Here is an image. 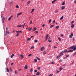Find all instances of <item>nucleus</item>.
<instances>
[{"label":"nucleus","mask_w":76,"mask_h":76,"mask_svg":"<svg viewBox=\"0 0 76 76\" xmlns=\"http://www.w3.org/2000/svg\"><path fill=\"white\" fill-rule=\"evenodd\" d=\"M63 53H64L63 51L61 52V53H60V55L57 56V57H56V58H58V57H60L61 56H62V55H63Z\"/></svg>","instance_id":"obj_1"},{"label":"nucleus","mask_w":76,"mask_h":76,"mask_svg":"<svg viewBox=\"0 0 76 76\" xmlns=\"http://www.w3.org/2000/svg\"><path fill=\"white\" fill-rule=\"evenodd\" d=\"M73 36V33H72L71 34V35H69V38H72Z\"/></svg>","instance_id":"obj_2"},{"label":"nucleus","mask_w":76,"mask_h":76,"mask_svg":"<svg viewBox=\"0 0 76 76\" xmlns=\"http://www.w3.org/2000/svg\"><path fill=\"white\" fill-rule=\"evenodd\" d=\"M75 48V46H71V47H70L69 48V50H71V49H73Z\"/></svg>","instance_id":"obj_3"},{"label":"nucleus","mask_w":76,"mask_h":76,"mask_svg":"<svg viewBox=\"0 0 76 76\" xmlns=\"http://www.w3.org/2000/svg\"><path fill=\"white\" fill-rule=\"evenodd\" d=\"M44 49H45L44 47H42L40 49V50H41V51H43V50H44Z\"/></svg>","instance_id":"obj_4"},{"label":"nucleus","mask_w":76,"mask_h":76,"mask_svg":"<svg viewBox=\"0 0 76 76\" xmlns=\"http://www.w3.org/2000/svg\"><path fill=\"white\" fill-rule=\"evenodd\" d=\"M48 41L49 42H51L52 41L51 40H50V37H49L48 38Z\"/></svg>","instance_id":"obj_5"},{"label":"nucleus","mask_w":76,"mask_h":76,"mask_svg":"<svg viewBox=\"0 0 76 76\" xmlns=\"http://www.w3.org/2000/svg\"><path fill=\"white\" fill-rule=\"evenodd\" d=\"M20 57H21V59H23L24 58V56H23V55L20 54Z\"/></svg>","instance_id":"obj_6"},{"label":"nucleus","mask_w":76,"mask_h":76,"mask_svg":"<svg viewBox=\"0 0 76 76\" xmlns=\"http://www.w3.org/2000/svg\"><path fill=\"white\" fill-rule=\"evenodd\" d=\"M12 17H13V15H12L10 18H9L8 20L9 21V20H10L12 18Z\"/></svg>","instance_id":"obj_7"},{"label":"nucleus","mask_w":76,"mask_h":76,"mask_svg":"<svg viewBox=\"0 0 76 76\" xmlns=\"http://www.w3.org/2000/svg\"><path fill=\"white\" fill-rule=\"evenodd\" d=\"M22 12H20V13H19L17 15V17H18L19 16V15H20L21 14H22Z\"/></svg>","instance_id":"obj_8"},{"label":"nucleus","mask_w":76,"mask_h":76,"mask_svg":"<svg viewBox=\"0 0 76 76\" xmlns=\"http://www.w3.org/2000/svg\"><path fill=\"white\" fill-rule=\"evenodd\" d=\"M66 7L65 6H63L61 7V8L62 9V10H63V9H64Z\"/></svg>","instance_id":"obj_9"},{"label":"nucleus","mask_w":76,"mask_h":76,"mask_svg":"<svg viewBox=\"0 0 76 76\" xmlns=\"http://www.w3.org/2000/svg\"><path fill=\"white\" fill-rule=\"evenodd\" d=\"M16 32L17 33H22V31H17Z\"/></svg>","instance_id":"obj_10"},{"label":"nucleus","mask_w":76,"mask_h":76,"mask_svg":"<svg viewBox=\"0 0 76 76\" xmlns=\"http://www.w3.org/2000/svg\"><path fill=\"white\" fill-rule=\"evenodd\" d=\"M34 61L33 62V63H36V62H37V59L35 58L34 59Z\"/></svg>","instance_id":"obj_11"},{"label":"nucleus","mask_w":76,"mask_h":76,"mask_svg":"<svg viewBox=\"0 0 76 76\" xmlns=\"http://www.w3.org/2000/svg\"><path fill=\"white\" fill-rule=\"evenodd\" d=\"M24 68L25 69H27L28 68V66H27V65H26L25 67H24Z\"/></svg>","instance_id":"obj_12"},{"label":"nucleus","mask_w":76,"mask_h":76,"mask_svg":"<svg viewBox=\"0 0 76 76\" xmlns=\"http://www.w3.org/2000/svg\"><path fill=\"white\" fill-rule=\"evenodd\" d=\"M36 75L37 76H39V72H37L36 74Z\"/></svg>","instance_id":"obj_13"},{"label":"nucleus","mask_w":76,"mask_h":76,"mask_svg":"<svg viewBox=\"0 0 76 76\" xmlns=\"http://www.w3.org/2000/svg\"><path fill=\"white\" fill-rule=\"evenodd\" d=\"M64 53H66V52H67V50H64V51H62Z\"/></svg>","instance_id":"obj_14"},{"label":"nucleus","mask_w":76,"mask_h":76,"mask_svg":"<svg viewBox=\"0 0 76 76\" xmlns=\"http://www.w3.org/2000/svg\"><path fill=\"white\" fill-rule=\"evenodd\" d=\"M73 51H75L76 50V46L74 47V48L73 49Z\"/></svg>","instance_id":"obj_15"},{"label":"nucleus","mask_w":76,"mask_h":76,"mask_svg":"<svg viewBox=\"0 0 76 76\" xmlns=\"http://www.w3.org/2000/svg\"><path fill=\"white\" fill-rule=\"evenodd\" d=\"M43 54H47V52L46 51H44L43 53Z\"/></svg>","instance_id":"obj_16"},{"label":"nucleus","mask_w":76,"mask_h":76,"mask_svg":"<svg viewBox=\"0 0 76 76\" xmlns=\"http://www.w3.org/2000/svg\"><path fill=\"white\" fill-rule=\"evenodd\" d=\"M72 51H73V50H69L68 51H67V53H69V52H72Z\"/></svg>","instance_id":"obj_17"},{"label":"nucleus","mask_w":76,"mask_h":76,"mask_svg":"<svg viewBox=\"0 0 76 76\" xmlns=\"http://www.w3.org/2000/svg\"><path fill=\"white\" fill-rule=\"evenodd\" d=\"M25 24H26V23H24L23 25H22L23 28H25Z\"/></svg>","instance_id":"obj_18"},{"label":"nucleus","mask_w":76,"mask_h":76,"mask_svg":"<svg viewBox=\"0 0 76 76\" xmlns=\"http://www.w3.org/2000/svg\"><path fill=\"white\" fill-rule=\"evenodd\" d=\"M48 36H49V34H47L46 35V36L45 38H48Z\"/></svg>","instance_id":"obj_19"},{"label":"nucleus","mask_w":76,"mask_h":76,"mask_svg":"<svg viewBox=\"0 0 76 76\" xmlns=\"http://www.w3.org/2000/svg\"><path fill=\"white\" fill-rule=\"evenodd\" d=\"M48 36H49V34H47L46 35V36L45 38H48Z\"/></svg>","instance_id":"obj_20"},{"label":"nucleus","mask_w":76,"mask_h":76,"mask_svg":"<svg viewBox=\"0 0 76 76\" xmlns=\"http://www.w3.org/2000/svg\"><path fill=\"white\" fill-rule=\"evenodd\" d=\"M36 58L37 59V60H40V59L38 58V57H36Z\"/></svg>","instance_id":"obj_21"},{"label":"nucleus","mask_w":76,"mask_h":76,"mask_svg":"<svg viewBox=\"0 0 76 76\" xmlns=\"http://www.w3.org/2000/svg\"><path fill=\"white\" fill-rule=\"evenodd\" d=\"M36 29H37V28L35 27V28H34L33 29V31H36Z\"/></svg>","instance_id":"obj_22"},{"label":"nucleus","mask_w":76,"mask_h":76,"mask_svg":"<svg viewBox=\"0 0 76 76\" xmlns=\"http://www.w3.org/2000/svg\"><path fill=\"white\" fill-rule=\"evenodd\" d=\"M74 27H75V26L74 25H71V28H74Z\"/></svg>","instance_id":"obj_23"},{"label":"nucleus","mask_w":76,"mask_h":76,"mask_svg":"<svg viewBox=\"0 0 76 76\" xmlns=\"http://www.w3.org/2000/svg\"><path fill=\"white\" fill-rule=\"evenodd\" d=\"M22 26H23L22 25H18L17 26V27H18V28L19 27H22Z\"/></svg>","instance_id":"obj_24"},{"label":"nucleus","mask_w":76,"mask_h":76,"mask_svg":"<svg viewBox=\"0 0 76 76\" xmlns=\"http://www.w3.org/2000/svg\"><path fill=\"white\" fill-rule=\"evenodd\" d=\"M57 1V0H54L52 2V3H54V2L56 1Z\"/></svg>","instance_id":"obj_25"},{"label":"nucleus","mask_w":76,"mask_h":76,"mask_svg":"<svg viewBox=\"0 0 76 76\" xmlns=\"http://www.w3.org/2000/svg\"><path fill=\"white\" fill-rule=\"evenodd\" d=\"M73 23H74V20H73L71 22L72 25H73Z\"/></svg>","instance_id":"obj_26"},{"label":"nucleus","mask_w":76,"mask_h":76,"mask_svg":"<svg viewBox=\"0 0 76 76\" xmlns=\"http://www.w3.org/2000/svg\"><path fill=\"white\" fill-rule=\"evenodd\" d=\"M15 56V55H14V54H12L11 56V58H13V56Z\"/></svg>","instance_id":"obj_27"},{"label":"nucleus","mask_w":76,"mask_h":76,"mask_svg":"<svg viewBox=\"0 0 76 76\" xmlns=\"http://www.w3.org/2000/svg\"><path fill=\"white\" fill-rule=\"evenodd\" d=\"M65 1H64L62 3V5H64L65 4Z\"/></svg>","instance_id":"obj_28"},{"label":"nucleus","mask_w":76,"mask_h":76,"mask_svg":"<svg viewBox=\"0 0 76 76\" xmlns=\"http://www.w3.org/2000/svg\"><path fill=\"white\" fill-rule=\"evenodd\" d=\"M6 33H8V34H10V33L9 32H8V31H6Z\"/></svg>","instance_id":"obj_29"},{"label":"nucleus","mask_w":76,"mask_h":76,"mask_svg":"<svg viewBox=\"0 0 76 76\" xmlns=\"http://www.w3.org/2000/svg\"><path fill=\"white\" fill-rule=\"evenodd\" d=\"M53 26H54V25H52L50 26V28H53Z\"/></svg>","instance_id":"obj_30"},{"label":"nucleus","mask_w":76,"mask_h":76,"mask_svg":"<svg viewBox=\"0 0 76 76\" xmlns=\"http://www.w3.org/2000/svg\"><path fill=\"white\" fill-rule=\"evenodd\" d=\"M30 70V72H32L33 70V69L32 68H31Z\"/></svg>","instance_id":"obj_31"},{"label":"nucleus","mask_w":76,"mask_h":76,"mask_svg":"<svg viewBox=\"0 0 76 76\" xmlns=\"http://www.w3.org/2000/svg\"><path fill=\"white\" fill-rule=\"evenodd\" d=\"M33 48H34V46H32L30 48V49H33Z\"/></svg>","instance_id":"obj_32"},{"label":"nucleus","mask_w":76,"mask_h":76,"mask_svg":"<svg viewBox=\"0 0 76 76\" xmlns=\"http://www.w3.org/2000/svg\"><path fill=\"white\" fill-rule=\"evenodd\" d=\"M31 29H32V28H28V31H31Z\"/></svg>","instance_id":"obj_33"},{"label":"nucleus","mask_w":76,"mask_h":76,"mask_svg":"<svg viewBox=\"0 0 76 76\" xmlns=\"http://www.w3.org/2000/svg\"><path fill=\"white\" fill-rule=\"evenodd\" d=\"M7 72H9V69H8V68H7Z\"/></svg>","instance_id":"obj_34"},{"label":"nucleus","mask_w":76,"mask_h":76,"mask_svg":"<svg viewBox=\"0 0 76 76\" xmlns=\"http://www.w3.org/2000/svg\"><path fill=\"white\" fill-rule=\"evenodd\" d=\"M63 19V16H62L60 19V20H62Z\"/></svg>","instance_id":"obj_35"},{"label":"nucleus","mask_w":76,"mask_h":76,"mask_svg":"<svg viewBox=\"0 0 76 76\" xmlns=\"http://www.w3.org/2000/svg\"><path fill=\"white\" fill-rule=\"evenodd\" d=\"M31 38H28L27 39V41H30V40H31Z\"/></svg>","instance_id":"obj_36"},{"label":"nucleus","mask_w":76,"mask_h":76,"mask_svg":"<svg viewBox=\"0 0 76 76\" xmlns=\"http://www.w3.org/2000/svg\"><path fill=\"white\" fill-rule=\"evenodd\" d=\"M51 63L52 64H54V63H55V62H51Z\"/></svg>","instance_id":"obj_37"},{"label":"nucleus","mask_w":76,"mask_h":76,"mask_svg":"<svg viewBox=\"0 0 76 76\" xmlns=\"http://www.w3.org/2000/svg\"><path fill=\"white\" fill-rule=\"evenodd\" d=\"M16 8H17L18 9V8H19V6H18V5H17L16 6Z\"/></svg>","instance_id":"obj_38"},{"label":"nucleus","mask_w":76,"mask_h":76,"mask_svg":"<svg viewBox=\"0 0 76 76\" xmlns=\"http://www.w3.org/2000/svg\"><path fill=\"white\" fill-rule=\"evenodd\" d=\"M4 19H5V18H4V17H3L2 20H3V21H4Z\"/></svg>","instance_id":"obj_39"},{"label":"nucleus","mask_w":76,"mask_h":76,"mask_svg":"<svg viewBox=\"0 0 76 76\" xmlns=\"http://www.w3.org/2000/svg\"><path fill=\"white\" fill-rule=\"evenodd\" d=\"M58 28H59V26H57L56 27V29H58Z\"/></svg>","instance_id":"obj_40"},{"label":"nucleus","mask_w":76,"mask_h":76,"mask_svg":"<svg viewBox=\"0 0 76 76\" xmlns=\"http://www.w3.org/2000/svg\"><path fill=\"white\" fill-rule=\"evenodd\" d=\"M8 29H9V28H6V31H9V30H8Z\"/></svg>","instance_id":"obj_41"},{"label":"nucleus","mask_w":76,"mask_h":76,"mask_svg":"<svg viewBox=\"0 0 76 76\" xmlns=\"http://www.w3.org/2000/svg\"><path fill=\"white\" fill-rule=\"evenodd\" d=\"M32 20H30V24H32Z\"/></svg>","instance_id":"obj_42"},{"label":"nucleus","mask_w":76,"mask_h":76,"mask_svg":"<svg viewBox=\"0 0 76 76\" xmlns=\"http://www.w3.org/2000/svg\"><path fill=\"white\" fill-rule=\"evenodd\" d=\"M52 20L51 19H50L49 22V23H50V22H51Z\"/></svg>","instance_id":"obj_43"},{"label":"nucleus","mask_w":76,"mask_h":76,"mask_svg":"<svg viewBox=\"0 0 76 76\" xmlns=\"http://www.w3.org/2000/svg\"><path fill=\"white\" fill-rule=\"evenodd\" d=\"M30 4V1H28L27 2V4Z\"/></svg>","instance_id":"obj_44"},{"label":"nucleus","mask_w":76,"mask_h":76,"mask_svg":"<svg viewBox=\"0 0 76 76\" xmlns=\"http://www.w3.org/2000/svg\"><path fill=\"white\" fill-rule=\"evenodd\" d=\"M75 55H76V52H75L74 53V54L73 56H75Z\"/></svg>","instance_id":"obj_45"},{"label":"nucleus","mask_w":76,"mask_h":76,"mask_svg":"<svg viewBox=\"0 0 76 76\" xmlns=\"http://www.w3.org/2000/svg\"><path fill=\"white\" fill-rule=\"evenodd\" d=\"M58 39L59 41H61V39H60V37H59L58 38Z\"/></svg>","instance_id":"obj_46"},{"label":"nucleus","mask_w":76,"mask_h":76,"mask_svg":"<svg viewBox=\"0 0 76 76\" xmlns=\"http://www.w3.org/2000/svg\"><path fill=\"white\" fill-rule=\"evenodd\" d=\"M53 74H50V75H49V76H53Z\"/></svg>","instance_id":"obj_47"},{"label":"nucleus","mask_w":76,"mask_h":76,"mask_svg":"<svg viewBox=\"0 0 76 76\" xmlns=\"http://www.w3.org/2000/svg\"><path fill=\"white\" fill-rule=\"evenodd\" d=\"M34 42H38V40L37 39H36V40H34Z\"/></svg>","instance_id":"obj_48"},{"label":"nucleus","mask_w":76,"mask_h":76,"mask_svg":"<svg viewBox=\"0 0 76 76\" xmlns=\"http://www.w3.org/2000/svg\"><path fill=\"white\" fill-rule=\"evenodd\" d=\"M37 69L38 70H40V69H41V68H40V67H38L37 68Z\"/></svg>","instance_id":"obj_49"},{"label":"nucleus","mask_w":76,"mask_h":76,"mask_svg":"<svg viewBox=\"0 0 76 76\" xmlns=\"http://www.w3.org/2000/svg\"><path fill=\"white\" fill-rule=\"evenodd\" d=\"M10 72H12V68H10Z\"/></svg>","instance_id":"obj_50"},{"label":"nucleus","mask_w":76,"mask_h":76,"mask_svg":"<svg viewBox=\"0 0 76 76\" xmlns=\"http://www.w3.org/2000/svg\"><path fill=\"white\" fill-rule=\"evenodd\" d=\"M32 56V54H29V55H28V56L29 57L30 56Z\"/></svg>","instance_id":"obj_51"},{"label":"nucleus","mask_w":76,"mask_h":76,"mask_svg":"<svg viewBox=\"0 0 76 76\" xmlns=\"http://www.w3.org/2000/svg\"><path fill=\"white\" fill-rule=\"evenodd\" d=\"M63 68H61L59 69V70H60V71H61L62 69H63Z\"/></svg>","instance_id":"obj_52"},{"label":"nucleus","mask_w":76,"mask_h":76,"mask_svg":"<svg viewBox=\"0 0 76 76\" xmlns=\"http://www.w3.org/2000/svg\"><path fill=\"white\" fill-rule=\"evenodd\" d=\"M42 27H44V26H45V24H43L42 25Z\"/></svg>","instance_id":"obj_53"},{"label":"nucleus","mask_w":76,"mask_h":76,"mask_svg":"<svg viewBox=\"0 0 76 76\" xmlns=\"http://www.w3.org/2000/svg\"><path fill=\"white\" fill-rule=\"evenodd\" d=\"M15 74H18V73H17V71H15Z\"/></svg>","instance_id":"obj_54"},{"label":"nucleus","mask_w":76,"mask_h":76,"mask_svg":"<svg viewBox=\"0 0 76 76\" xmlns=\"http://www.w3.org/2000/svg\"><path fill=\"white\" fill-rule=\"evenodd\" d=\"M18 35H19V34L17 33L16 35V37H18Z\"/></svg>","instance_id":"obj_55"},{"label":"nucleus","mask_w":76,"mask_h":76,"mask_svg":"<svg viewBox=\"0 0 76 76\" xmlns=\"http://www.w3.org/2000/svg\"><path fill=\"white\" fill-rule=\"evenodd\" d=\"M34 10H35V9H32V11H34Z\"/></svg>","instance_id":"obj_56"},{"label":"nucleus","mask_w":76,"mask_h":76,"mask_svg":"<svg viewBox=\"0 0 76 76\" xmlns=\"http://www.w3.org/2000/svg\"><path fill=\"white\" fill-rule=\"evenodd\" d=\"M13 1H12V2H11L10 3V4H12V3H13Z\"/></svg>","instance_id":"obj_57"},{"label":"nucleus","mask_w":76,"mask_h":76,"mask_svg":"<svg viewBox=\"0 0 76 76\" xmlns=\"http://www.w3.org/2000/svg\"><path fill=\"white\" fill-rule=\"evenodd\" d=\"M55 22H56L55 20H54L53 21V23H55Z\"/></svg>","instance_id":"obj_58"},{"label":"nucleus","mask_w":76,"mask_h":76,"mask_svg":"<svg viewBox=\"0 0 76 76\" xmlns=\"http://www.w3.org/2000/svg\"><path fill=\"white\" fill-rule=\"evenodd\" d=\"M54 48H57V47L54 46Z\"/></svg>","instance_id":"obj_59"},{"label":"nucleus","mask_w":76,"mask_h":76,"mask_svg":"<svg viewBox=\"0 0 76 76\" xmlns=\"http://www.w3.org/2000/svg\"><path fill=\"white\" fill-rule=\"evenodd\" d=\"M69 55H67L66 56V57H69Z\"/></svg>","instance_id":"obj_60"},{"label":"nucleus","mask_w":76,"mask_h":76,"mask_svg":"<svg viewBox=\"0 0 76 76\" xmlns=\"http://www.w3.org/2000/svg\"><path fill=\"white\" fill-rule=\"evenodd\" d=\"M58 12V10H56L55 11V13H57Z\"/></svg>","instance_id":"obj_61"},{"label":"nucleus","mask_w":76,"mask_h":76,"mask_svg":"<svg viewBox=\"0 0 76 76\" xmlns=\"http://www.w3.org/2000/svg\"><path fill=\"white\" fill-rule=\"evenodd\" d=\"M34 72H37V70H34Z\"/></svg>","instance_id":"obj_62"},{"label":"nucleus","mask_w":76,"mask_h":76,"mask_svg":"<svg viewBox=\"0 0 76 76\" xmlns=\"http://www.w3.org/2000/svg\"><path fill=\"white\" fill-rule=\"evenodd\" d=\"M61 36L62 37H63V34H61Z\"/></svg>","instance_id":"obj_63"},{"label":"nucleus","mask_w":76,"mask_h":76,"mask_svg":"<svg viewBox=\"0 0 76 76\" xmlns=\"http://www.w3.org/2000/svg\"><path fill=\"white\" fill-rule=\"evenodd\" d=\"M73 41H75V38H73Z\"/></svg>","instance_id":"obj_64"}]
</instances>
